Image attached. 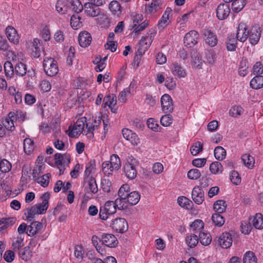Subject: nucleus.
I'll return each mask as SVG.
<instances>
[{
  "label": "nucleus",
  "instance_id": "obj_38",
  "mask_svg": "<svg viewBox=\"0 0 263 263\" xmlns=\"http://www.w3.org/2000/svg\"><path fill=\"white\" fill-rule=\"evenodd\" d=\"M214 210L217 213H222L226 211V205L225 201L223 200H218L216 201L213 205Z\"/></svg>",
  "mask_w": 263,
  "mask_h": 263
},
{
  "label": "nucleus",
  "instance_id": "obj_30",
  "mask_svg": "<svg viewBox=\"0 0 263 263\" xmlns=\"http://www.w3.org/2000/svg\"><path fill=\"white\" fill-rule=\"evenodd\" d=\"M24 150L26 154H30L34 149V142L30 138H26L24 140Z\"/></svg>",
  "mask_w": 263,
  "mask_h": 263
},
{
  "label": "nucleus",
  "instance_id": "obj_35",
  "mask_svg": "<svg viewBox=\"0 0 263 263\" xmlns=\"http://www.w3.org/2000/svg\"><path fill=\"white\" fill-rule=\"evenodd\" d=\"M109 8L110 11L115 15L119 16L121 13L120 4L116 1H113L110 2Z\"/></svg>",
  "mask_w": 263,
  "mask_h": 263
},
{
  "label": "nucleus",
  "instance_id": "obj_1",
  "mask_svg": "<svg viewBox=\"0 0 263 263\" xmlns=\"http://www.w3.org/2000/svg\"><path fill=\"white\" fill-rule=\"evenodd\" d=\"M43 66L45 72L49 77H53L58 73L59 68L57 63L52 58L44 59Z\"/></svg>",
  "mask_w": 263,
  "mask_h": 263
},
{
  "label": "nucleus",
  "instance_id": "obj_24",
  "mask_svg": "<svg viewBox=\"0 0 263 263\" xmlns=\"http://www.w3.org/2000/svg\"><path fill=\"white\" fill-rule=\"evenodd\" d=\"M251 87L255 89L263 87V76H255L250 81Z\"/></svg>",
  "mask_w": 263,
  "mask_h": 263
},
{
  "label": "nucleus",
  "instance_id": "obj_19",
  "mask_svg": "<svg viewBox=\"0 0 263 263\" xmlns=\"http://www.w3.org/2000/svg\"><path fill=\"white\" fill-rule=\"evenodd\" d=\"M147 39H148V36H143L139 43L137 53L139 55L144 54L151 45V43L147 42Z\"/></svg>",
  "mask_w": 263,
  "mask_h": 263
},
{
  "label": "nucleus",
  "instance_id": "obj_41",
  "mask_svg": "<svg viewBox=\"0 0 263 263\" xmlns=\"http://www.w3.org/2000/svg\"><path fill=\"white\" fill-rule=\"evenodd\" d=\"M36 214H39L38 211L36 210L34 205L31 206L30 208H28L26 209L24 215L26 216V219L28 221H31L34 218Z\"/></svg>",
  "mask_w": 263,
  "mask_h": 263
},
{
  "label": "nucleus",
  "instance_id": "obj_10",
  "mask_svg": "<svg viewBox=\"0 0 263 263\" xmlns=\"http://www.w3.org/2000/svg\"><path fill=\"white\" fill-rule=\"evenodd\" d=\"M203 35L205 43L211 47L215 46L218 42L216 35L210 29L203 30Z\"/></svg>",
  "mask_w": 263,
  "mask_h": 263
},
{
  "label": "nucleus",
  "instance_id": "obj_39",
  "mask_svg": "<svg viewBox=\"0 0 263 263\" xmlns=\"http://www.w3.org/2000/svg\"><path fill=\"white\" fill-rule=\"evenodd\" d=\"M214 154L216 159L222 160L226 157V151L222 147L218 146L215 147Z\"/></svg>",
  "mask_w": 263,
  "mask_h": 263
},
{
  "label": "nucleus",
  "instance_id": "obj_15",
  "mask_svg": "<svg viewBox=\"0 0 263 263\" xmlns=\"http://www.w3.org/2000/svg\"><path fill=\"white\" fill-rule=\"evenodd\" d=\"M92 41L91 34L87 32H81L79 35V43L82 47L86 48L90 45Z\"/></svg>",
  "mask_w": 263,
  "mask_h": 263
},
{
  "label": "nucleus",
  "instance_id": "obj_7",
  "mask_svg": "<svg viewBox=\"0 0 263 263\" xmlns=\"http://www.w3.org/2000/svg\"><path fill=\"white\" fill-rule=\"evenodd\" d=\"M260 28L258 25L252 27L249 31L248 38L252 45H256L259 41L260 37Z\"/></svg>",
  "mask_w": 263,
  "mask_h": 263
},
{
  "label": "nucleus",
  "instance_id": "obj_52",
  "mask_svg": "<svg viewBox=\"0 0 263 263\" xmlns=\"http://www.w3.org/2000/svg\"><path fill=\"white\" fill-rule=\"evenodd\" d=\"M190 226L193 229L194 232H200V231L203 229L204 227V223L201 220L197 219L192 222Z\"/></svg>",
  "mask_w": 263,
  "mask_h": 263
},
{
  "label": "nucleus",
  "instance_id": "obj_49",
  "mask_svg": "<svg viewBox=\"0 0 263 263\" xmlns=\"http://www.w3.org/2000/svg\"><path fill=\"white\" fill-rule=\"evenodd\" d=\"M26 66L23 63L20 62L15 65L14 72L20 76L26 74L27 70Z\"/></svg>",
  "mask_w": 263,
  "mask_h": 263
},
{
  "label": "nucleus",
  "instance_id": "obj_11",
  "mask_svg": "<svg viewBox=\"0 0 263 263\" xmlns=\"http://www.w3.org/2000/svg\"><path fill=\"white\" fill-rule=\"evenodd\" d=\"M247 25L242 22L239 24L237 27L236 37L240 42H243L248 38L249 31H248Z\"/></svg>",
  "mask_w": 263,
  "mask_h": 263
},
{
  "label": "nucleus",
  "instance_id": "obj_13",
  "mask_svg": "<svg viewBox=\"0 0 263 263\" xmlns=\"http://www.w3.org/2000/svg\"><path fill=\"white\" fill-rule=\"evenodd\" d=\"M84 9L86 15L91 17L97 16L101 13V10L98 6L88 3H85Z\"/></svg>",
  "mask_w": 263,
  "mask_h": 263
},
{
  "label": "nucleus",
  "instance_id": "obj_28",
  "mask_svg": "<svg viewBox=\"0 0 263 263\" xmlns=\"http://www.w3.org/2000/svg\"><path fill=\"white\" fill-rule=\"evenodd\" d=\"M32 252L29 246H26L19 251L20 257L24 260L27 261L32 257Z\"/></svg>",
  "mask_w": 263,
  "mask_h": 263
},
{
  "label": "nucleus",
  "instance_id": "obj_40",
  "mask_svg": "<svg viewBox=\"0 0 263 263\" xmlns=\"http://www.w3.org/2000/svg\"><path fill=\"white\" fill-rule=\"evenodd\" d=\"M68 2L71 4L73 10L77 14L83 10L84 6L80 0H68Z\"/></svg>",
  "mask_w": 263,
  "mask_h": 263
},
{
  "label": "nucleus",
  "instance_id": "obj_56",
  "mask_svg": "<svg viewBox=\"0 0 263 263\" xmlns=\"http://www.w3.org/2000/svg\"><path fill=\"white\" fill-rule=\"evenodd\" d=\"M202 149V144L200 142H197L195 145L191 146L190 151L193 155L195 156L201 152Z\"/></svg>",
  "mask_w": 263,
  "mask_h": 263
},
{
  "label": "nucleus",
  "instance_id": "obj_59",
  "mask_svg": "<svg viewBox=\"0 0 263 263\" xmlns=\"http://www.w3.org/2000/svg\"><path fill=\"white\" fill-rule=\"evenodd\" d=\"M50 176V174H46L44 175L41 178H37V181L42 186L46 187L49 184V179Z\"/></svg>",
  "mask_w": 263,
  "mask_h": 263
},
{
  "label": "nucleus",
  "instance_id": "obj_37",
  "mask_svg": "<svg viewBox=\"0 0 263 263\" xmlns=\"http://www.w3.org/2000/svg\"><path fill=\"white\" fill-rule=\"evenodd\" d=\"M248 62L246 59H242L240 62L238 72L240 76L245 77L248 73Z\"/></svg>",
  "mask_w": 263,
  "mask_h": 263
},
{
  "label": "nucleus",
  "instance_id": "obj_47",
  "mask_svg": "<svg viewBox=\"0 0 263 263\" xmlns=\"http://www.w3.org/2000/svg\"><path fill=\"white\" fill-rule=\"evenodd\" d=\"M245 5V0H235L232 4V10L235 12H238L243 9Z\"/></svg>",
  "mask_w": 263,
  "mask_h": 263
},
{
  "label": "nucleus",
  "instance_id": "obj_60",
  "mask_svg": "<svg viewBox=\"0 0 263 263\" xmlns=\"http://www.w3.org/2000/svg\"><path fill=\"white\" fill-rule=\"evenodd\" d=\"M253 74L255 76H261L263 73V65L260 62H257L253 68Z\"/></svg>",
  "mask_w": 263,
  "mask_h": 263
},
{
  "label": "nucleus",
  "instance_id": "obj_55",
  "mask_svg": "<svg viewBox=\"0 0 263 263\" xmlns=\"http://www.w3.org/2000/svg\"><path fill=\"white\" fill-rule=\"evenodd\" d=\"M243 109L240 106H234L229 110V114L232 117H236L241 115Z\"/></svg>",
  "mask_w": 263,
  "mask_h": 263
},
{
  "label": "nucleus",
  "instance_id": "obj_64",
  "mask_svg": "<svg viewBox=\"0 0 263 263\" xmlns=\"http://www.w3.org/2000/svg\"><path fill=\"white\" fill-rule=\"evenodd\" d=\"M24 238L21 237H17L16 240L12 243V247L14 251L18 250L24 245Z\"/></svg>",
  "mask_w": 263,
  "mask_h": 263
},
{
  "label": "nucleus",
  "instance_id": "obj_48",
  "mask_svg": "<svg viewBox=\"0 0 263 263\" xmlns=\"http://www.w3.org/2000/svg\"><path fill=\"white\" fill-rule=\"evenodd\" d=\"M210 170L212 174H220L222 173V166L219 162L215 161L211 164Z\"/></svg>",
  "mask_w": 263,
  "mask_h": 263
},
{
  "label": "nucleus",
  "instance_id": "obj_63",
  "mask_svg": "<svg viewBox=\"0 0 263 263\" xmlns=\"http://www.w3.org/2000/svg\"><path fill=\"white\" fill-rule=\"evenodd\" d=\"M147 125L149 128L154 131H158L159 125L158 122L153 118H149L147 121Z\"/></svg>",
  "mask_w": 263,
  "mask_h": 263
},
{
  "label": "nucleus",
  "instance_id": "obj_17",
  "mask_svg": "<svg viewBox=\"0 0 263 263\" xmlns=\"http://www.w3.org/2000/svg\"><path fill=\"white\" fill-rule=\"evenodd\" d=\"M6 34L8 40L13 44L18 42V35L14 28L8 26L6 29Z\"/></svg>",
  "mask_w": 263,
  "mask_h": 263
},
{
  "label": "nucleus",
  "instance_id": "obj_14",
  "mask_svg": "<svg viewBox=\"0 0 263 263\" xmlns=\"http://www.w3.org/2000/svg\"><path fill=\"white\" fill-rule=\"evenodd\" d=\"M218 243L223 248L227 249L230 248L232 243L231 235L229 233H223L219 237Z\"/></svg>",
  "mask_w": 263,
  "mask_h": 263
},
{
  "label": "nucleus",
  "instance_id": "obj_22",
  "mask_svg": "<svg viewBox=\"0 0 263 263\" xmlns=\"http://www.w3.org/2000/svg\"><path fill=\"white\" fill-rule=\"evenodd\" d=\"M172 12V9L167 7L163 15H162L161 19L158 22V27L164 28L167 26L168 24V20L169 19V15Z\"/></svg>",
  "mask_w": 263,
  "mask_h": 263
},
{
  "label": "nucleus",
  "instance_id": "obj_5",
  "mask_svg": "<svg viewBox=\"0 0 263 263\" xmlns=\"http://www.w3.org/2000/svg\"><path fill=\"white\" fill-rule=\"evenodd\" d=\"M199 34L195 30H192L187 33L184 37V44L185 46L192 47L195 45L199 39Z\"/></svg>",
  "mask_w": 263,
  "mask_h": 263
},
{
  "label": "nucleus",
  "instance_id": "obj_9",
  "mask_svg": "<svg viewBox=\"0 0 263 263\" xmlns=\"http://www.w3.org/2000/svg\"><path fill=\"white\" fill-rule=\"evenodd\" d=\"M230 12V6L228 4H220L216 9V16L220 20H223L227 18L229 16Z\"/></svg>",
  "mask_w": 263,
  "mask_h": 263
},
{
  "label": "nucleus",
  "instance_id": "obj_3",
  "mask_svg": "<svg viewBox=\"0 0 263 263\" xmlns=\"http://www.w3.org/2000/svg\"><path fill=\"white\" fill-rule=\"evenodd\" d=\"M99 241L102 244L109 248H115L118 243V240L114 235L104 233L100 236Z\"/></svg>",
  "mask_w": 263,
  "mask_h": 263
},
{
  "label": "nucleus",
  "instance_id": "obj_31",
  "mask_svg": "<svg viewBox=\"0 0 263 263\" xmlns=\"http://www.w3.org/2000/svg\"><path fill=\"white\" fill-rule=\"evenodd\" d=\"M130 193V187L127 184H123L118 191L119 198L125 200Z\"/></svg>",
  "mask_w": 263,
  "mask_h": 263
},
{
  "label": "nucleus",
  "instance_id": "obj_23",
  "mask_svg": "<svg viewBox=\"0 0 263 263\" xmlns=\"http://www.w3.org/2000/svg\"><path fill=\"white\" fill-rule=\"evenodd\" d=\"M140 199V195L138 192H131L128 195V197L126 198L125 200L127 203L131 205H136L138 203Z\"/></svg>",
  "mask_w": 263,
  "mask_h": 263
},
{
  "label": "nucleus",
  "instance_id": "obj_8",
  "mask_svg": "<svg viewBox=\"0 0 263 263\" xmlns=\"http://www.w3.org/2000/svg\"><path fill=\"white\" fill-rule=\"evenodd\" d=\"M162 110L165 113L171 112L173 110V100L168 94L163 95L161 98Z\"/></svg>",
  "mask_w": 263,
  "mask_h": 263
},
{
  "label": "nucleus",
  "instance_id": "obj_25",
  "mask_svg": "<svg viewBox=\"0 0 263 263\" xmlns=\"http://www.w3.org/2000/svg\"><path fill=\"white\" fill-rule=\"evenodd\" d=\"M109 164L110 168H112V170H118L120 168L121 164L120 159L118 155L113 154L110 156Z\"/></svg>",
  "mask_w": 263,
  "mask_h": 263
},
{
  "label": "nucleus",
  "instance_id": "obj_44",
  "mask_svg": "<svg viewBox=\"0 0 263 263\" xmlns=\"http://www.w3.org/2000/svg\"><path fill=\"white\" fill-rule=\"evenodd\" d=\"M15 221V219L14 217L2 218L0 220V225H3L0 227V231L4 230L7 229L9 226L13 224Z\"/></svg>",
  "mask_w": 263,
  "mask_h": 263
},
{
  "label": "nucleus",
  "instance_id": "obj_27",
  "mask_svg": "<svg viewBox=\"0 0 263 263\" xmlns=\"http://www.w3.org/2000/svg\"><path fill=\"white\" fill-rule=\"evenodd\" d=\"M199 240L203 246L209 245L212 241V237L209 233L200 232L199 234Z\"/></svg>",
  "mask_w": 263,
  "mask_h": 263
},
{
  "label": "nucleus",
  "instance_id": "obj_29",
  "mask_svg": "<svg viewBox=\"0 0 263 263\" xmlns=\"http://www.w3.org/2000/svg\"><path fill=\"white\" fill-rule=\"evenodd\" d=\"M161 5L162 0H153L151 4L146 7V10L152 13L160 9Z\"/></svg>",
  "mask_w": 263,
  "mask_h": 263
},
{
  "label": "nucleus",
  "instance_id": "obj_12",
  "mask_svg": "<svg viewBox=\"0 0 263 263\" xmlns=\"http://www.w3.org/2000/svg\"><path fill=\"white\" fill-rule=\"evenodd\" d=\"M192 197L195 203L201 204L204 200V192L202 189L199 186L194 187L192 191Z\"/></svg>",
  "mask_w": 263,
  "mask_h": 263
},
{
  "label": "nucleus",
  "instance_id": "obj_53",
  "mask_svg": "<svg viewBox=\"0 0 263 263\" xmlns=\"http://www.w3.org/2000/svg\"><path fill=\"white\" fill-rule=\"evenodd\" d=\"M11 168V163L6 159L0 160V171L3 173L8 172Z\"/></svg>",
  "mask_w": 263,
  "mask_h": 263
},
{
  "label": "nucleus",
  "instance_id": "obj_61",
  "mask_svg": "<svg viewBox=\"0 0 263 263\" xmlns=\"http://www.w3.org/2000/svg\"><path fill=\"white\" fill-rule=\"evenodd\" d=\"M231 182L236 185H237L241 181V178L237 172L233 171L232 172L230 176Z\"/></svg>",
  "mask_w": 263,
  "mask_h": 263
},
{
  "label": "nucleus",
  "instance_id": "obj_43",
  "mask_svg": "<svg viewBox=\"0 0 263 263\" xmlns=\"http://www.w3.org/2000/svg\"><path fill=\"white\" fill-rule=\"evenodd\" d=\"M185 241L188 246L190 248H194L198 243L199 239L195 234H191L185 237Z\"/></svg>",
  "mask_w": 263,
  "mask_h": 263
},
{
  "label": "nucleus",
  "instance_id": "obj_45",
  "mask_svg": "<svg viewBox=\"0 0 263 263\" xmlns=\"http://www.w3.org/2000/svg\"><path fill=\"white\" fill-rule=\"evenodd\" d=\"M212 220L215 226L221 227L224 223V218L219 213H215L212 215Z\"/></svg>",
  "mask_w": 263,
  "mask_h": 263
},
{
  "label": "nucleus",
  "instance_id": "obj_18",
  "mask_svg": "<svg viewBox=\"0 0 263 263\" xmlns=\"http://www.w3.org/2000/svg\"><path fill=\"white\" fill-rule=\"evenodd\" d=\"M171 69L173 74L178 78H184L186 76L185 69L177 63H173L171 65Z\"/></svg>",
  "mask_w": 263,
  "mask_h": 263
},
{
  "label": "nucleus",
  "instance_id": "obj_33",
  "mask_svg": "<svg viewBox=\"0 0 263 263\" xmlns=\"http://www.w3.org/2000/svg\"><path fill=\"white\" fill-rule=\"evenodd\" d=\"M241 159L246 166L249 168H253L254 166L255 160L254 158L249 154H244L242 156Z\"/></svg>",
  "mask_w": 263,
  "mask_h": 263
},
{
  "label": "nucleus",
  "instance_id": "obj_58",
  "mask_svg": "<svg viewBox=\"0 0 263 263\" xmlns=\"http://www.w3.org/2000/svg\"><path fill=\"white\" fill-rule=\"evenodd\" d=\"M87 181L90 191L94 194L97 193L98 189L95 179L92 177H90Z\"/></svg>",
  "mask_w": 263,
  "mask_h": 263
},
{
  "label": "nucleus",
  "instance_id": "obj_36",
  "mask_svg": "<svg viewBox=\"0 0 263 263\" xmlns=\"http://www.w3.org/2000/svg\"><path fill=\"white\" fill-rule=\"evenodd\" d=\"M116 103V96L114 94H111L104 97L103 105H104V107H105L106 105L110 107L111 106H115Z\"/></svg>",
  "mask_w": 263,
  "mask_h": 263
},
{
  "label": "nucleus",
  "instance_id": "obj_2",
  "mask_svg": "<svg viewBox=\"0 0 263 263\" xmlns=\"http://www.w3.org/2000/svg\"><path fill=\"white\" fill-rule=\"evenodd\" d=\"M86 122V118L79 119L74 123L73 128L68 134V136L71 138L77 137L79 136L84 130Z\"/></svg>",
  "mask_w": 263,
  "mask_h": 263
},
{
  "label": "nucleus",
  "instance_id": "obj_21",
  "mask_svg": "<svg viewBox=\"0 0 263 263\" xmlns=\"http://www.w3.org/2000/svg\"><path fill=\"white\" fill-rule=\"evenodd\" d=\"M124 172L126 176L129 179H134L137 176V172L136 167L130 165V164L124 165Z\"/></svg>",
  "mask_w": 263,
  "mask_h": 263
},
{
  "label": "nucleus",
  "instance_id": "obj_6",
  "mask_svg": "<svg viewBox=\"0 0 263 263\" xmlns=\"http://www.w3.org/2000/svg\"><path fill=\"white\" fill-rule=\"evenodd\" d=\"M41 198L42 200V203L36 204L34 206L39 214H44L46 212L49 206L50 194L48 192H46L42 195Z\"/></svg>",
  "mask_w": 263,
  "mask_h": 263
},
{
  "label": "nucleus",
  "instance_id": "obj_16",
  "mask_svg": "<svg viewBox=\"0 0 263 263\" xmlns=\"http://www.w3.org/2000/svg\"><path fill=\"white\" fill-rule=\"evenodd\" d=\"M43 227L42 223L38 221H33L28 226L27 234L28 236H33L39 233Z\"/></svg>",
  "mask_w": 263,
  "mask_h": 263
},
{
  "label": "nucleus",
  "instance_id": "obj_32",
  "mask_svg": "<svg viewBox=\"0 0 263 263\" xmlns=\"http://www.w3.org/2000/svg\"><path fill=\"white\" fill-rule=\"evenodd\" d=\"M81 17L78 14L72 15L70 19V25L73 29H78L82 26Z\"/></svg>",
  "mask_w": 263,
  "mask_h": 263
},
{
  "label": "nucleus",
  "instance_id": "obj_20",
  "mask_svg": "<svg viewBox=\"0 0 263 263\" xmlns=\"http://www.w3.org/2000/svg\"><path fill=\"white\" fill-rule=\"evenodd\" d=\"M32 52L31 55L35 58H39L40 56L41 45L40 40L37 39H34L32 42Z\"/></svg>",
  "mask_w": 263,
  "mask_h": 263
},
{
  "label": "nucleus",
  "instance_id": "obj_46",
  "mask_svg": "<svg viewBox=\"0 0 263 263\" xmlns=\"http://www.w3.org/2000/svg\"><path fill=\"white\" fill-rule=\"evenodd\" d=\"M177 202L179 205L183 208L189 209L191 208L192 201L184 196L178 197Z\"/></svg>",
  "mask_w": 263,
  "mask_h": 263
},
{
  "label": "nucleus",
  "instance_id": "obj_26",
  "mask_svg": "<svg viewBox=\"0 0 263 263\" xmlns=\"http://www.w3.org/2000/svg\"><path fill=\"white\" fill-rule=\"evenodd\" d=\"M252 223L257 229H263V216L261 213H257L253 218Z\"/></svg>",
  "mask_w": 263,
  "mask_h": 263
},
{
  "label": "nucleus",
  "instance_id": "obj_42",
  "mask_svg": "<svg viewBox=\"0 0 263 263\" xmlns=\"http://www.w3.org/2000/svg\"><path fill=\"white\" fill-rule=\"evenodd\" d=\"M243 263H257V258L252 251L247 252L243 258Z\"/></svg>",
  "mask_w": 263,
  "mask_h": 263
},
{
  "label": "nucleus",
  "instance_id": "obj_34",
  "mask_svg": "<svg viewBox=\"0 0 263 263\" xmlns=\"http://www.w3.org/2000/svg\"><path fill=\"white\" fill-rule=\"evenodd\" d=\"M237 39L234 35H231L228 37V40L227 42V48L228 51H234L237 47Z\"/></svg>",
  "mask_w": 263,
  "mask_h": 263
},
{
  "label": "nucleus",
  "instance_id": "obj_57",
  "mask_svg": "<svg viewBox=\"0 0 263 263\" xmlns=\"http://www.w3.org/2000/svg\"><path fill=\"white\" fill-rule=\"evenodd\" d=\"M201 176V173L197 168L190 170L187 173V177L192 180H196Z\"/></svg>",
  "mask_w": 263,
  "mask_h": 263
},
{
  "label": "nucleus",
  "instance_id": "obj_4",
  "mask_svg": "<svg viewBox=\"0 0 263 263\" xmlns=\"http://www.w3.org/2000/svg\"><path fill=\"white\" fill-rule=\"evenodd\" d=\"M111 227L116 232L122 233L128 229V224L126 220L122 218H116L112 221Z\"/></svg>",
  "mask_w": 263,
  "mask_h": 263
},
{
  "label": "nucleus",
  "instance_id": "obj_50",
  "mask_svg": "<svg viewBox=\"0 0 263 263\" xmlns=\"http://www.w3.org/2000/svg\"><path fill=\"white\" fill-rule=\"evenodd\" d=\"M116 204L114 203V201H108L105 202L104 205L102 206L108 214L110 215L113 214L116 212V208L115 207Z\"/></svg>",
  "mask_w": 263,
  "mask_h": 263
},
{
  "label": "nucleus",
  "instance_id": "obj_54",
  "mask_svg": "<svg viewBox=\"0 0 263 263\" xmlns=\"http://www.w3.org/2000/svg\"><path fill=\"white\" fill-rule=\"evenodd\" d=\"M4 70L6 76L11 77L14 72L12 64L9 61H7L4 64Z\"/></svg>",
  "mask_w": 263,
  "mask_h": 263
},
{
  "label": "nucleus",
  "instance_id": "obj_51",
  "mask_svg": "<svg viewBox=\"0 0 263 263\" xmlns=\"http://www.w3.org/2000/svg\"><path fill=\"white\" fill-rule=\"evenodd\" d=\"M148 23L146 21H144L140 24H139L138 26H137L136 24H134L133 26V28H134L135 29L133 32V34H134V36L137 35L140 31L145 29V28L148 26Z\"/></svg>",
  "mask_w": 263,
  "mask_h": 263
},
{
  "label": "nucleus",
  "instance_id": "obj_62",
  "mask_svg": "<svg viewBox=\"0 0 263 263\" xmlns=\"http://www.w3.org/2000/svg\"><path fill=\"white\" fill-rule=\"evenodd\" d=\"M111 182L109 179H104L101 182V187L104 192L108 193L110 191Z\"/></svg>",
  "mask_w": 263,
  "mask_h": 263
}]
</instances>
